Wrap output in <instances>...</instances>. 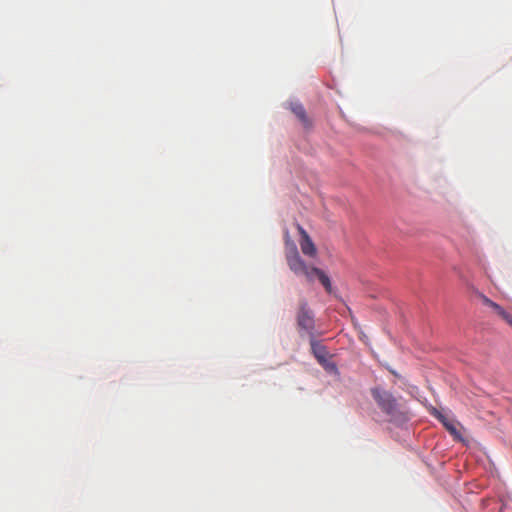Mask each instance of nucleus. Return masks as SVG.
<instances>
[{
  "mask_svg": "<svg viewBox=\"0 0 512 512\" xmlns=\"http://www.w3.org/2000/svg\"><path fill=\"white\" fill-rule=\"evenodd\" d=\"M372 396L381 411L388 417L392 420L400 418L401 411L399 405L390 392L380 388H374L372 389Z\"/></svg>",
  "mask_w": 512,
  "mask_h": 512,
  "instance_id": "1",
  "label": "nucleus"
},
{
  "mask_svg": "<svg viewBox=\"0 0 512 512\" xmlns=\"http://www.w3.org/2000/svg\"><path fill=\"white\" fill-rule=\"evenodd\" d=\"M286 258L289 268L296 275H304L308 281H312L311 268L308 267L306 263L301 259L295 245H293L291 251L287 253Z\"/></svg>",
  "mask_w": 512,
  "mask_h": 512,
  "instance_id": "2",
  "label": "nucleus"
},
{
  "mask_svg": "<svg viewBox=\"0 0 512 512\" xmlns=\"http://www.w3.org/2000/svg\"><path fill=\"white\" fill-rule=\"evenodd\" d=\"M297 326L299 333L312 334L314 330V317L311 310L308 308L306 302H301L299 311L297 313Z\"/></svg>",
  "mask_w": 512,
  "mask_h": 512,
  "instance_id": "3",
  "label": "nucleus"
},
{
  "mask_svg": "<svg viewBox=\"0 0 512 512\" xmlns=\"http://www.w3.org/2000/svg\"><path fill=\"white\" fill-rule=\"evenodd\" d=\"M311 350L318 362L329 370H334L335 365L332 364L329 360L328 352L326 350V347L322 344L318 343L313 338L311 339Z\"/></svg>",
  "mask_w": 512,
  "mask_h": 512,
  "instance_id": "4",
  "label": "nucleus"
},
{
  "mask_svg": "<svg viewBox=\"0 0 512 512\" xmlns=\"http://www.w3.org/2000/svg\"><path fill=\"white\" fill-rule=\"evenodd\" d=\"M481 299L484 305L491 308L493 312L500 317L503 321H505L509 326L512 327V314L506 311L503 307L498 305L497 303L490 300L485 295H481Z\"/></svg>",
  "mask_w": 512,
  "mask_h": 512,
  "instance_id": "5",
  "label": "nucleus"
},
{
  "mask_svg": "<svg viewBox=\"0 0 512 512\" xmlns=\"http://www.w3.org/2000/svg\"><path fill=\"white\" fill-rule=\"evenodd\" d=\"M297 229L301 235L300 247L304 255L314 257L316 255V247L307 232L297 225Z\"/></svg>",
  "mask_w": 512,
  "mask_h": 512,
  "instance_id": "6",
  "label": "nucleus"
},
{
  "mask_svg": "<svg viewBox=\"0 0 512 512\" xmlns=\"http://www.w3.org/2000/svg\"><path fill=\"white\" fill-rule=\"evenodd\" d=\"M311 272H312V280L314 279V277H317L318 280L321 282V284L324 286L325 290L328 293H331V291H332L331 281H330V278L324 273V271H322L321 269H318L316 267H311Z\"/></svg>",
  "mask_w": 512,
  "mask_h": 512,
  "instance_id": "7",
  "label": "nucleus"
},
{
  "mask_svg": "<svg viewBox=\"0 0 512 512\" xmlns=\"http://www.w3.org/2000/svg\"><path fill=\"white\" fill-rule=\"evenodd\" d=\"M291 111L296 115V117L304 124L308 125L309 120L306 116V111L302 104L298 102H294L290 104Z\"/></svg>",
  "mask_w": 512,
  "mask_h": 512,
  "instance_id": "8",
  "label": "nucleus"
},
{
  "mask_svg": "<svg viewBox=\"0 0 512 512\" xmlns=\"http://www.w3.org/2000/svg\"><path fill=\"white\" fill-rule=\"evenodd\" d=\"M438 419L443 423L445 428L449 431V433L457 438L460 437V433L456 428L454 422L448 420L446 417L438 413Z\"/></svg>",
  "mask_w": 512,
  "mask_h": 512,
  "instance_id": "9",
  "label": "nucleus"
},
{
  "mask_svg": "<svg viewBox=\"0 0 512 512\" xmlns=\"http://www.w3.org/2000/svg\"><path fill=\"white\" fill-rule=\"evenodd\" d=\"M359 339L366 345H368V337L367 335L363 332V331H360L359 333Z\"/></svg>",
  "mask_w": 512,
  "mask_h": 512,
  "instance_id": "10",
  "label": "nucleus"
}]
</instances>
